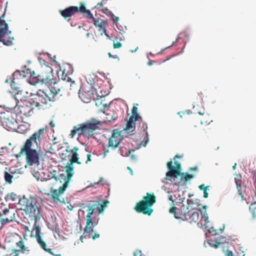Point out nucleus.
Segmentation results:
<instances>
[{"label":"nucleus","mask_w":256,"mask_h":256,"mask_svg":"<svg viewBox=\"0 0 256 256\" xmlns=\"http://www.w3.org/2000/svg\"><path fill=\"white\" fill-rule=\"evenodd\" d=\"M204 198H207L208 197V194L207 192V190H204Z\"/></svg>","instance_id":"obj_45"},{"label":"nucleus","mask_w":256,"mask_h":256,"mask_svg":"<svg viewBox=\"0 0 256 256\" xmlns=\"http://www.w3.org/2000/svg\"><path fill=\"white\" fill-rule=\"evenodd\" d=\"M33 108L30 102H25L20 108V112L26 116H30L32 112Z\"/></svg>","instance_id":"obj_22"},{"label":"nucleus","mask_w":256,"mask_h":256,"mask_svg":"<svg viewBox=\"0 0 256 256\" xmlns=\"http://www.w3.org/2000/svg\"><path fill=\"white\" fill-rule=\"evenodd\" d=\"M12 175L7 172H4V180L7 183L10 184L12 182Z\"/></svg>","instance_id":"obj_31"},{"label":"nucleus","mask_w":256,"mask_h":256,"mask_svg":"<svg viewBox=\"0 0 256 256\" xmlns=\"http://www.w3.org/2000/svg\"><path fill=\"white\" fill-rule=\"evenodd\" d=\"M79 148L77 146L74 147L72 150H69L72 155L71 158L70 160V163L66 166V176H68V178H72V177L74 175L73 170L74 163H76L78 164H80L82 162L79 160L78 154L77 152Z\"/></svg>","instance_id":"obj_11"},{"label":"nucleus","mask_w":256,"mask_h":256,"mask_svg":"<svg viewBox=\"0 0 256 256\" xmlns=\"http://www.w3.org/2000/svg\"><path fill=\"white\" fill-rule=\"evenodd\" d=\"M20 154H25L27 164L32 166L40 164V153L34 149H32V146L26 148L25 145L21 148Z\"/></svg>","instance_id":"obj_9"},{"label":"nucleus","mask_w":256,"mask_h":256,"mask_svg":"<svg viewBox=\"0 0 256 256\" xmlns=\"http://www.w3.org/2000/svg\"><path fill=\"white\" fill-rule=\"evenodd\" d=\"M102 12L106 14H112L111 12L110 11L106 8H104L102 9Z\"/></svg>","instance_id":"obj_40"},{"label":"nucleus","mask_w":256,"mask_h":256,"mask_svg":"<svg viewBox=\"0 0 256 256\" xmlns=\"http://www.w3.org/2000/svg\"><path fill=\"white\" fill-rule=\"evenodd\" d=\"M236 166V164H235L233 166L232 168L233 169H235Z\"/></svg>","instance_id":"obj_57"},{"label":"nucleus","mask_w":256,"mask_h":256,"mask_svg":"<svg viewBox=\"0 0 256 256\" xmlns=\"http://www.w3.org/2000/svg\"><path fill=\"white\" fill-rule=\"evenodd\" d=\"M120 150L121 154L123 155V151L122 150L121 148H120Z\"/></svg>","instance_id":"obj_56"},{"label":"nucleus","mask_w":256,"mask_h":256,"mask_svg":"<svg viewBox=\"0 0 256 256\" xmlns=\"http://www.w3.org/2000/svg\"><path fill=\"white\" fill-rule=\"evenodd\" d=\"M181 158V156H180V155H176L174 157V159L176 158Z\"/></svg>","instance_id":"obj_52"},{"label":"nucleus","mask_w":256,"mask_h":256,"mask_svg":"<svg viewBox=\"0 0 256 256\" xmlns=\"http://www.w3.org/2000/svg\"><path fill=\"white\" fill-rule=\"evenodd\" d=\"M199 114L204 116V117L200 120L201 124H209L212 121L211 117L208 114L199 112Z\"/></svg>","instance_id":"obj_25"},{"label":"nucleus","mask_w":256,"mask_h":256,"mask_svg":"<svg viewBox=\"0 0 256 256\" xmlns=\"http://www.w3.org/2000/svg\"><path fill=\"white\" fill-rule=\"evenodd\" d=\"M112 20L114 21V22H116L118 20V17H116V16H114L113 18H112Z\"/></svg>","instance_id":"obj_47"},{"label":"nucleus","mask_w":256,"mask_h":256,"mask_svg":"<svg viewBox=\"0 0 256 256\" xmlns=\"http://www.w3.org/2000/svg\"><path fill=\"white\" fill-rule=\"evenodd\" d=\"M52 68L50 66H46L41 72L36 75L34 72L30 74L28 82L30 84L36 85L38 84H44L49 87H55V84H60L56 81Z\"/></svg>","instance_id":"obj_3"},{"label":"nucleus","mask_w":256,"mask_h":256,"mask_svg":"<svg viewBox=\"0 0 256 256\" xmlns=\"http://www.w3.org/2000/svg\"><path fill=\"white\" fill-rule=\"evenodd\" d=\"M10 79L12 80L11 87L16 90H18L20 88L18 86L20 83V80L23 79L20 71L15 72L12 75Z\"/></svg>","instance_id":"obj_19"},{"label":"nucleus","mask_w":256,"mask_h":256,"mask_svg":"<svg viewBox=\"0 0 256 256\" xmlns=\"http://www.w3.org/2000/svg\"><path fill=\"white\" fill-rule=\"evenodd\" d=\"M60 90V84H55V87H49L44 90H40L37 92L36 100L40 102H38V105H40V102L42 104H47L50 102L54 101L56 96Z\"/></svg>","instance_id":"obj_6"},{"label":"nucleus","mask_w":256,"mask_h":256,"mask_svg":"<svg viewBox=\"0 0 256 256\" xmlns=\"http://www.w3.org/2000/svg\"><path fill=\"white\" fill-rule=\"evenodd\" d=\"M123 139L121 132L117 130L112 131V135L109 138L108 148L116 149L118 148L120 142Z\"/></svg>","instance_id":"obj_13"},{"label":"nucleus","mask_w":256,"mask_h":256,"mask_svg":"<svg viewBox=\"0 0 256 256\" xmlns=\"http://www.w3.org/2000/svg\"><path fill=\"white\" fill-rule=\"evenodd\" d=\"M208 186H206L204 184H202L199 186V188L203 191L207 190Z\"/></svg>","instance_id":"obj_39"},{"label":"nucleus","mask_w":256,"mask_h":256,"mask_svg":"<svg viewBox=\"0 0 256 256\" xmlns=\"http://www.w3.org/2000/svg\"><path fill=\"white\" fill-rule=\"evenodd\" d=\"M11 213H14L13 210H10V208H5L0 212V217H8Z\"/></svg>","instance_id":"obj_27"},{"label":"nucleus","mask_w":256,"mask_h":256,"mask_svg":"<svg viewBox=\"0 0 256 256\" xmlns=\"http://www.w3.org/2000/svg\"><path fill=\"white\" fill-rule=\"evenodd\" d=\"M12 251H13L14 253V255L12 256H18V255H19L18 250L14 249V250H13Z\"/></svg>","instance_id":"obj_44"},{"label":"nucleus","mask_w":256,"mask_h":256,"mask_svg":"<svg viewBox=\"0 0 256 256\" xmlns=\"http://www.w3.org/2000/svg\"><path fill=\"white\" fill-rule=\"evenodd\" d=\"M108 55L110 58L119 59L118 56L117 55H112L110 52H108Z\"/></svg>","instance_id":"obj_42"},{"label":"nucleus","mask_w":256,"mask_h":256,"mask_svg":"<svg viewBox=\"0 0 256 256\" xmlns=\"http://www.w3.org/2000/svg\"><path fill=\"white\" fill-rule=\"evenodd\" d=\"M84 94H81L80 95V98L82 100L86 102V103H88V102H90V97H88V98H85L84 97Z\"/></svg>","instance_id":"obj_35"},{"label":"nucleus","mask_w":256,"mask_h":256,"mask_svg":"<svg viewBox=\"0 0 256 256\" xmlns=\"http://www.w3.org/2000/svg\"><path fill=\"white\" fill-rule=\"evenodd\" d=\"M146 136H148V132H146Z\"/></svg>","instance_id":"obj_62"},{"label":"nucleus","mask_w":256,"mask_h":256,"mask_svg":"<svg viewBox=\"0 0 256 256\" xmlns=\"http://www.w3.org/2000/svg\"><path fill=\"white\" fill-rule=\"evenodd\" d=\"M138 104H134L132 109V115L127 122L126 126L123 131L130 135L132 134L136 128V124L138 122L140 124V130L145 132L148 128L147 124L142 121V118L138 113V108L137 106Z\"/></svg>","instance_id":"obj_5"},{"label":"nucleus","mask_w":256,"mask_h":256,"mask_svg":"<svg viewBox=\"0 0 256 256\" xmlns=\"http://www.w3.org/2000/svg\"><path fill=\"white\" fill-rule=\"evenodd\" d=\"M210 244L214 248H217L219 246L222 245L223 249L225 247H228L229 244L228 242L221 243L220 242H216V244L210 243Z\"/></svg>","instance_id":"obj_32"},{"label":"nucleus","mask_w":256,"mask_h":256,"mask_svg":"<svg viewBox=\"0 0 256 256\" xmlns=\"http://www.w3.org/2000/svg\"><path fill=\"white\" fill-rule=\"evenodd\" d=\"M170 212L173 214L176 219H181L183 220H187L190 222H198L200 217V224L206 228L208 227L209 222L208 217L206 210L202 212V211H189L188 207L182 204L176 211V208L172 206L170 209Z\"/></svg>","instance_id":"obj_2"},{"label":"nucleus","mask_w":256,"mask_h":256,"mask_svg":"<svg viewBox=\"0 0 256 256\" xmlns=\"http://www.w3.org/2000/svg\"><path fill=\"white\" fill-rule=\"evenodd\" d=\"M44 131V128L40 129L38 132L34 133L32 136L26 140L24 145L26 148L32 146V142H34L36 146H40V142L43 139V134Z\"/></svg>","instance_id":"obj_12"},{"label":"nucleus","mask_w":256,"mask_h":256,"mask_svg":"<svg viewBox=\"0 0 256 256\" xmlns=\"http://www.w3.org/2000/svg\"><path fill=\"white\" fill-rule=\"evenodd\" d=\"M175 166H172V160L168 162L167 164V166L169 170L166 172V176L170 178H177L180 174V164L176 161L174 162Z\"/></svg>","instance_id":"obj_14"},{"label":"nucleus","mask_w":256,"mask_h":256,"mask_svg":"<svg viewBox=\"0 0 256 256\" xmlns=\"http://www.w3.org/2000/svg\"><path fill=\"white\" fill-rule=\"evenodd\" d=\"M6 82H8V80H6Z\"/></svg>","instance_id":"obj_63"},{"label":"nucleus","mask_w":256,"mask_h":256,"mask_svg":"<svg viewBox=\"0 0 256 256\" xmlns=\"http://www.w3.org/2000/svg\"><path fill=\"white\" fill-rule=\"evenodd\" d=\"M10 156L7 149L2 148L0 149V162L4 165H8L10 162Z\"/></svg>","instance_id":"obj_21"},{"label":"nucleus","mask_w":256,"mask_h":256,"mask_svg":"<svg viewBox=\"0 0 256 256\" xmlns=\"http://www.w3.org/2000/svg\"><path fill=\"white\" fill-rule=\"evenodd\" d=\"M240 178H241V176H240V175L237 176L235 178V182L236 183V186H237V188L238 189V194L240 196H241L242 198H243V196L242 195V192L240 190V186H241L240 182Z\"/></svg>","instance_id":"obj_29"},{"label":"nucleus","mask_w":256,"mask_h":256,"mask_svg":"<svg viewBox=\"0 0 256 256\" xmlns=\"http://www.w3.org/2000/svg\"><path fill=\"white\" fill-rule=\"evenodd\" d=\"M252 215H253V218H254L255 217V214H254V212H252Z\"/></svg>","instance_id":"obj_59"},{"label":"nucleus","mask_w":256,"mask_h":256,"mask_svg":"<svg viewBox=\"0 0 256 256\" xmlns=\"http://www.w3.org/2000/svg\"><path fill=\"white\" fill-rule=\"evenodd\" d=\"M6 202H16L18 199V196L14 192L8 194L5 197Z\"/></svg>","instance_id":"obj_26"},{"label":"nucleus","mask_w":256,"mask_h":256,"mask_svg":"<svg viewBox=\"0 0 256 256\" xmlns=\"http://www.w3.org/2000/svg\"><path fill=\"white\" fill-rule=\"evenodd\" d=\"M170 58H167L165 60H164V62L168 60H170Z\"/></svg>","instance_id":"obj_60"},{"label":"nucleus","mask_w":256,"mask_h":256,"mask_svg":"<svg viewBox=\"0 0 256 256\" xmlns=\"http://www.w3.org/2000/svg\"><path fill=\"white\" fill-rule=\"evenodd\" d=\"M78 12H80L84 16L86 14H88L89 16L92 17V12L90 10H86L84 3H80V7L70 6L64 10H60V13L65 19L71 17Z\"/></svg>","instance_id":"obj_10"},{"label":"nucleus","mask_w":256,"mask_h":256,"mask_svg":"<svg viewBox=\"0 0 256 256\" xmlns=\"http://www.w3.org/2000/svg\"><path fill=\"white\" fill-rule=\"evenodd\" d=\"M70 180L71 178H68V176H66L62 186H60L58 190H51L52 198L54 202H56L60 201V195L65 191Z\"/></svg>","instance_id":"obj_15"},{"label":"nucleus","mask_w":256,"mask_h":256,"mask_svg":"<svg viewBox=\"0 0 256 256\" xmlns=\"http://www.w3.org/2000/svg\"><path fill=\"white\" fill-rule=\"evenodd\" d=\"M200 200L198 199H188L187 200V204L184 206L188 207L189 211H201V208L202 207L206 210V206H202L200 204Z\"/></svg>","instance_id":"obj_16"},{"label":"nucleus","mask_w":256,"mask_h":256,"mask_svg":"<svg viewBox=\"0 0 256 256\" xmlns=\"http://www.w3.org/2000/svg\"><path fill=\"white\" fill-rule=\"evenodd\" d=\"M85 16L88 18H90L92 20L94 24L96 27L100 28L99 30H102L104 34L109 37V36L106 32V26L107 24L106 21L104 20H100V18H96L93 16L92 14V17L89 16L88 14H85Z\"/></svg>","instance_id":"obj_17"},{"label":"nucleus","mask_w":256,"mask_h":256,"mask_svg":"<svg viewBox=\"0 0 256 256\" xmlns=\"http://www.w3.org/2000/svg\"><path fill=\"white\" fill-rule=\"evenodd\" d=\"M198 170V167L197 166H194V167H193V168H190V170Z\"/></svg>","instance_id":"obj_48"},{"label":"nucleus","mask_w":256,"mask_h":256,"mask_svg":"<svg viewBox=\"0 0 256 256\" xmlns=\"http://www.w3.org/2000/svg\"><path fill=\"white\" fill-rule=\"evenodd\" d=\"M168 198L170 200L173 202V198H172V196H170L168 197Z\"/></svg>","instance_id":"obj_51"},{"label":"nucleus","mask_w":256,"mask_h":256,"mask_svg":"<svg viewBox=\"0 0 256 256\" xmlns=\"http://www.w3.org/2000/svg\"><path fill=\"white\" fill-rule=\"evenodd\" d=\"M108 203L109 202L107 200H104L102 204H100L98 201L93 200L90 201L88 204L94 211L96 210L98 214H100L104 210Z\"/></svg>","instance_id":"obj_18"},{"label":"nucleus","mask_w":256,"mask_h":256,"mask_svg":"<svg viewBox=\"0 0 256 256\" xmlns=\"http://www.w3.org/2000/svg\"><path fill=\"white\" fill-rule=\"evenodd\" d=\"M181 176H182V179H184L186 182H187L192 178L194 177V176L192 174H190L187 172L184 173H180Z\"/></svg>","instance_id":"obj_30"},{"label":"nucleus","mask_w":256,"mask_h":256,"mask_svg":"<svg viewBox=\"0 0 256 256\" xmlns=\"http://www.w3.org/2000/svg\"><path fill=\"white\" fill-rule=\"evenodd\" d=\"M134 256H142V251L140 250H136L134 252Z\"/></svg>","instance_id":"obj_38"},{"label":"nucleus","mask_w":256,"mask_h":256,"mask_svg":"<svg viewBox=\"0 0 256 256\" xmlns=\"http://www.w3.org/2000/svg\"><path fill=\"white\" fill-rule=\"evenodd\" d=\"M86 210L88 212V214L86 216V220H92V215L94 214V209H92V207L89 204H88L87 206V210Z\"/></svg>","instance_id":"obj_28"},{"label":"nucleus","mask_w":256,"mask_h":256,"mask_svg":"<svg viewBox=\"0 0 256 256\" xmlns=\"http://www.w3.org/2000/svg\"><path fill=\"white\" fill-rule=\"evenodd\" d=\"M52 178H54V179H55V180H57V177H56L55 175H54V176H52Z\"/></svg>","instance_id":"obj_58"},{"label":"nucleus","mask_w":256,"mask_h":256,"mask_svg":"<svg viewBox=\"0 0 256 256\" xmlns=\"http://www.w3.org/2000/svg\"><path fill=\"white\" fill-rule=\"evenodd\" d=\"M128 168L130 170V172L131 174H132V168H130V167H128Z\"/></svg>","instance_id":"obj_55"},{"label":"nucleus","mask_w":256,"mask_h":256,"mask_svg":"<svg viewBox=\"0 0 256 256\" xmlns=\"http://www.w3.org/2000/svg\"><path fill=\"white\" fill-rule=\"evenodd\" d=\"M72 84H75V82L74 81H73L72 83H70V87H72Z\"/></svg>","instance_id":"obj_54"},{"label":"nucleus","mask_w":256,"mask_h":256,"mask_svg":"<svg viewBox=\"0 0 256 256\" xmlns=\"http://www.w3.org/2000/svg\"><path fill=\"white\" fill-rule=\"evenodd\" d=\"M61 79L64 80H65L67 82H72L71 78H70L69 76H68L66 74H65L64 72H62V74L61 76Z\"/></svg>","instance_id":"obj_34"},{"label":"nucleus","mask_w":256,"mask_h":256,"mask_svg":"<svg viewBox=\"0 0 256 256\" xmlns=\"http://www.w3.org/2000/svg\"><path fill=\"white\" fill-rule=\"evenodd\" d=\"M152 61L150 60V61L148 62V65H149V66H151V65H152Z\"/></svg>","instance_id":"obj_53"},{"label":"nucleus","mask_w":256,"mask_h":256,"mask_svg":"<svg viewBox=\"0 0 256 256\" xmlns=\"http://www.w3.org/2000/svg\"><path fill=\"white\" fill-rule=\"evenodd\" d=\"M15 218V213H11L8 217H1L0 218L2 226L4 225L14 221Z\"/></svg>","instance_id":"obj_24"},{"label":"nucleus","mask_w":256,"mask_h":256,"mask_svg":"<svg viewBox=\"0 0 256 256\" xmlns=\"http://www.w3.org/2000/svg\"><path fill=\"white\" fill-rule=\"evenodd\" d=\"M92 237L93 240H96L97 238H98L100 237V234H95L94 235L92 236Z\"/></svg>","instance_id":"obj_43"},{"label":"nucleus","mask_w":256,"mask_h":256,"mask_svg":"<svg viewBox=\"0 0 256 256\" xmlns=\"http://www.w3.org/2000/svg\"><path fill=\"white\" fill-rule=\"evenodd\" d=\"M94 226L92 220H86V226L84 228V234L80 237V240L82 242H83L84 238L86 236H90V233L94 231L93 228Z\"/></svg>","instance_id":"obj_20"},{"label":"nucleus","mask_w":256,"mask_h":256,"mask_svg":"<svg viewBox=\"0 0 256 256\" xmlns=\"http://www.w3.org/2000/svg\"><path fill=\"white\" fill-rule=\"evenodd\" d=\"M102 122L96 119L92 118L88 121L86 123L78 124L74 127L71 130V138H74L76 134L78 136H84L88 137H92L95 133L96 131L98 129L99 126Z\"/></svg>","instance_id":"obj_4"},{"label":"nucleus","mask_w":256,"mask_h":256,"mask_svg":"<svg viewBox=\"0 0 256 256\" xmlns=\"http://www.w3.org/2000/svg\"><path fill=\"white\" fill-rule=\"evenodd\" d=\"M24 230H25L26 232V231H28V232H29V231H30V230H29V228H28V226H24Z\"/></svg>","instance_id":"obj_50"},{"label":"nucleus","mask_w":256,"mask_h":256,"mask_svg":"<svg viewBox=\"0 0 256 256\" xmlns=\"http://www.w3.org/2000/svg\"><path fill=\"white\" fill-rule=\"evenodd\" d=\"M91 156H92L90 154H87V160L86 161V164H88L89 162L91 161Z\"/></svg>","instance_id":"obj_41"},{"label":"nucleus","mask_w":256,"mask_h":256,"mask_svg":"<svg viewBox=\"0 0 256 256\" xmlns=\"http://www.w3.org/2000/svg\"><path fill=\"white\" fill-rule=\"evenodd\" d=\"M108 152V150H107V151L104 152V155H106V152Z\"/></svg>","instance_id":"obj_61"},{"label":"nucleus","mask_w":256,"mask_h":256,"mask_svg":"<svg viewBox=\"0 0 256 256\" xmlns=\"http://www.w3.org/2000/svg\"><path fill=\"white\" fill-rule=\"evenodd\" d=\"M122 46V44L120 42H117L116 43H114L113 46L114 48H121Z\"/></svg>","instance_id":"obj_37"},{"label":"nucleus","mask_w":256,"mask_h":256,"mask_svg":"<svg viewBox=\"0 0 256 256\" xmlns=\"http://www.w3.org/2000/svg\"><path fill=\"white\" fill-rule=\"evenodd\" d=\"M256 202H254L253 204H250V209L251 210L253 208V206L254 205L256 204Z\"/></svg>","instance_id":"obj_49"},{"label":"nucleus","mask_w":256,"mask_h":256,"mask_svg":"<svg viewBox=\"0 0 256 256\" xmlns=\"http://www.w3.org/2000/svg\"><path fill=\"white\" fill-rule=\"evenodd\" d=\"M5 12L0 16V42L4 45L10 46L13 44L14 36H11L12 32L8 30V24L4 20Z\"/></svg>","instance_id":"obj_8"},{"label":"nucleus","mask_w":256,"mask_h":256,"mask_svg":"<svg viewBox=\"0 0 256 256\" xmlns=\"http://www.w3.org/2000/svg\"><path fill=\"white\" fill-rule=\"evenodd\" d=\"M223 251L224 252L225 256H234L232 252L228 250H225L224 248Z\"/></svg>","instance_id":"obj_36"},{"label":"nucleus","mask_w":256,"mask_h":256,"mask_svg":"<svg viewBox=\"0 0 256 256\" xmlns=\"http://www.w3.org/2000/svg\"><path fill=\"white\" fill-rule=\"evenodd\" d=\"M41 248L44 250L46 252H48L50 254L54 256H61L60 254H54L51 248H46V246H44V248L41 244H40Z\"/></svg>","instance_id":"obj_33"},{"label":"nucleus","mask_w":256,"mask_h":256,"mask_svg":"<svg viewBox=\"0 0 256 256\" xmlns=\"http://www.w3.org/2000/svg\"><path fill=\"white\" fill-rule=\"evenodd\" d=\"M16 246L19 248L18 252H20L22 254H30V250L28 247H26L24 244V242L22 240H20L18 242H16Z\"/></svg>","instance_id":"obj_23"},{"label":"nucleus","mask_w":256,"mask_h":256,"mask_svg":"<svg viewBox=\"0 0 256 256\" xmlns=\"http://www.w3.org/2000/svg\"><path fill=\"white\" fill-rule=\"evenodd\" d=\"M156 202V197L153 193L147 192L146 196H144L142 200L138 202L134 207V210L140 213L150 216L153 212L151 207Z\"/></svg>","instance_id":"obj_7"},{"label":"nucleus","mask_w":256,"mask_h":256,"mask_svg":"<svg viewBox=\"0 0 256 256\" xmlns=\"http://www.w3.org/2000/svg\"><path fill=\"white\" fill-rule=\"evenodd\" d=\"M49 124L50 126L52 127V128H54L55 126V124H54V123L53 120H51Z\"/></svg>","instance_id":"obj_46"},{"label":"nucleus","mask_w":256,"mask_h":256,"mask_svg":"<svg viewBox=\"0 0 256 256\" xmlns=\"http://www.w3.org/2000/svg\"><path fill=\"white\" fill-rule=\"evenodd\" d=\"M19 204L22 206L21 209L25 212L26 215L30 220H34L32 231L35 230V237L38 243L44 248L46 243L41 238L40 228L38 224V222L42 217L41 208L37 206L34 200L26 198L20 200Z\"/></svg>","instance_id":"obj_1"}]
</instances>
